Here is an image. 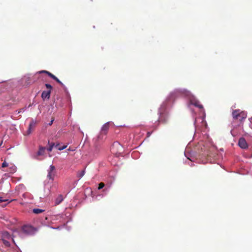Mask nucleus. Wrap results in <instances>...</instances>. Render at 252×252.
Segmentation results:
<instances>
[{
	"label": "nucleus",
	"instance_id": "obj_7",
	"mask_svg": "<svg viewBox=\"0 0 252 252\" xmlns=\"http://www.w3.org/2000/svg\"><path fill=\"white\" fill-rule=\"evenodd\" d=\"M35 122L32 120L29 125L28 129L27 131V134L29 135L30 134H31L32 131V130L35 127Z\"/></svg>",
	"mask_w": 252,
	"mask_h": 252
},
{
	"label": "nucleus",
	"instance_id": "obj_6",
	"mask_svg": "<svg viewBox=\"0 0 252 252\" xmlns=\"http://www.w3.org/2000/svg\"><path fill=\"white\" fill-rule=\"evenodd\" d=\"M51 90L48 91H43L41 94V97L43 100L45 99H49L50 97Z\"/></svg>",
	"mask_w": 252,
	"mask_h": 252
},
{
	"label": "nucleus",
	"instance_id": "obj_23",
	"mask_svg": "<svg viewBox=\"0 0 252 252\" xmlns=\"http://www.w3.org/2000/svg\"><path fill=\"white\" fill-rule=\"evenodd\" d=\"M67 146H62V147H59V148H58V149L60 151H61V150H63L64 149H65L66 148Z\"/></svg>",
	"mask_w": 252,
	"mask_h": 252
},
{
	"label": "nucleus",
	"instance_id": "obj_25",
	"mask_svg": "<svg viewBox=\"0 0 252 252\" xmlns=\"http://www.w3.org/2000/svg\"><path fill=\"white\" fill-rule=\"evenodd\" d=\"M25 109H26V108H21V109H20L19 110V111H18V113L19 114V113H21V112H24V111H25Z\"/></svg>",
	"mask_w": 252,
	"mask_h": 252
},
{
	"label": "nucleus",
	"instance_id": "obj_13",
	"mask_svg": "<svg viewBox=\"0 0 252 252\" xmlns=\"http://www.w3.org/2000/svg\"><path fill=\"white\" fill-rule=\"evenodd\" d=\"M120 147L121 148V145L119 143H114L111 147V150L112 151V152L114 153L115 152V149L116 148Z\"/></svg>",
	"mask_w": 252,
	"mask_h": 252
},
{
	"label": "nucleus",
	"instance_id": "obj_17",
	"mask_svg": "<svg viewBox=\"0 0 252 252\" xmlns=\"http://www.w3.org/2000/svg\"><path fill=\"white\" fill-rule=\"evenodd\" d=\"M51 78H52L53 79L55 80L57 83H58L62 86H63V83L62 82H61L60 81V80L57 77H56L54 75H53V76L52 77H51Z\"/></svg>",
	"mask_w": 252,
	"mask_h": 252
},
{
	"label": "nucleus",
	"instance_id": "obj_8",
	"mask_svg": "<svg viewBox=\"0 0 252 252\" xmlns=\"http://www.w3.org/2000/svg\"><path fill=\"white\" fill-rule=\"evenodd\" d=\"M241 112L240 109L234 110L232 113L233 118L235 120L238 119Z\"/></svg>",
	"mask_w": 252,
	"mask_h": 252
},
{
	"label": "nucleus",
	"instance_id": "obj_20",
	"mask_svg": "<svg viewBox=\"0 0 252 252\" xmlns=\"http://www.w3.org/2000/svg\"><path fill=\"white\" fill-rule=\"evenodd\" d=\"M105 186V184L103 182H101L98 185V189H102Z\"/></svg>",
	"mask_w": 252,
	"mask_h": 252
},
{
	"label": "nucleus",
	"instance_id": "obj_19",
	"mask_svg": "<svg viewBox=\"0 0 252 252\" xmlns=\"http://www.w3.org/2000/svg\"><path fill=\"white\" fill-rule=\"evenodd\" d=\"M40 73H44L47 74L49 76H50L51 78L53 76L54 74L50 72L49 71H46V70H42L40 72Z\"/></svg>",
	"mask_w": 252,
	"mask_h": 252
},
{
	"label": "nucleus",
	"instance_id": "obj_28",
	"mask_svg": "<svg viewBox=\"0 0 252 252\" xmlns=\"http://www.w3.org/2000/svg\"><path fill=\"white\" fill-rule=\"evenodd\" d=\"M53 121H54V119H53V120H52L50 122V123L49 124V125H52Z\"/></svg>",
	"mask_w": 252,
	"mask_h": 252
},
{
	"label": "nucleus",
	"instance_id": "obj_26",
	"mask_svg": "<svg viewBox=\"0 0 252 252\" xmlns=\"http://www.w3.org/2000/svg\"><path fill=\"white\" fill-rule=\"evenodd\" d=\"M59 145H60L59 143L56 144L55 145V147L58 149V148H59Z\"/></svg>",
	"mask_w": 252,
	"mask_h": 252
},
{
	"label": "nucleus",
	"instance_id": "obj_5",
	"mask_svg": "<svg viewBox=\"0 0 252 252\" xmlns=\"http://www.w3.org/2000/svg\"><path fill=\"white\" fill-rule=\"evenodd\" d=\"M109 127L110 122H107L104 124L101 127L100 134L106 135L107 133L108 129H109Z\"/></svg>",
	"mask_w": 252,
	"mask_h": 252
},
{
	"label": "nucleus",
	"instance_id": "obj_29",
	"mask_svg": "<svg viewBox=\"0 0 252 252\" xmlns=\"http://www.w3.org/2000/svg\"><path fill=\"white\" fill-rule=\"evenodd\" d=\"M151 132H147V136H148V137L150 136V135H151Z\"/></svg>",
	"mask_w": 252,
	"mask_h": 252
},
{
	"label": "nucleus",
	"instance_id": "obj_10",
	"mask_svg": "<svg viewBox=\"0 0 252 252\" xmlns=\"http://www.w3.org/2000/svg\"><path fill=\"white\" fill-rule=\"evenodd\" d=\"M63 200V196L62 194H60L56 198L55 203L56 205L60 204Z\"/></svg>",
	"mask_w": 252,
	"mask_h": 252
},
{
	"label": "nucleus",
	"instance_id": "obj_22",
	"mask_svg": "<svg viewBox=\"0 0 252 252\" xmlns=\"http://www.w3.org/2000/svg\"><path fill=\"white\" fill-rule=\"evenodd\" d=\"M45 86H46L47 89H49V90H51H51L52 89V86L50 84H45Z\"/></svg>",
	"mask_w": 252,
	"mask_h": 252
},
{
	"label": "nucleus",
	"instance_id": "obj_30",
	"mask_svg": "<svg viewBox=\"0 0 252 252\" xmlns=\"http://www.w3.org/2000/svg\"><path fill=\"white\" fill-rule=\"evenodd\" d=\"M251 121L252 122V117L251 118Z\"/></svg>",
	"mask_w": 252,
	"mask_h": 252
},
{
	"label": "nucleus",
	"instance_id": "obj_16",
	"mask_svg": "<svg viewBox=\"0 0 252 252\" xmlns=\"http://www.w3.org/2000/svg\"><path fill=\"white\" fill-rule=\"evenodd\" d=\"M12 201V200L8 201V199H3L1 197H0V203H2V202H7L4 205H2L3 206H5L7 204H8L9 203H10Z\"/></svg>",
	"mask_w": 252,
	"mask_h": 252
},
{
	"label": "nucleus",
	"instance_id": "obj_11",
	"mask_svg": "<svg viewBox=\"0 0 252 252\" xmlns=\"http://www.w3.org/2000/svg\"><path fill=\"white\" fill-rule=\"evenodd\" d=\"M247 114L246 112L241 111L239 116V118H240L239 121L241 122L243 121L247 118Z\"/></svg>",
	"mask_w": 252,
	"mask_h": 252
},
{
	"label": "nucleus",
	"instance_id": "obj_1",
	"mask_svg": "<svg viewBox=\"0 0 252 252\" xmlns=\"http://www.w3.org/2000/svg\"><path fill=\"white\" fill-rule=\"evenodd\" d=\"M22 231L26 235H32L35 233L36 229L31 225H25L22 227Z\"/></svg>",
	"mask_w": 252,
	"mask_h": 252
},
{
	"label": "nucleus",
	"instance_id": "obj_21",
	"mask_svg": "<svg viewBox=\"0 0 252 252\" xmlns=\"http://www.w3.org/2000/svg\"><path fill=\"white\" fill-rule=\"evenodd\" d=\"M48 144L49 145V147L47 149V150L49 152H51L53 148V145H50V143L49 141H48Z\"/></svg>",
	"mask_w": 252,
	"mask_h": 252
},
{
	"label": "nucleus",
	"instance_id": "obj_12",
	"mask_svg": "<svg viewBox=\"0 0 252 252\" xmlns=\"http://www.w3.org/2000/svg\"><path fill=\"white\" fill-rule=\"evenodd\" d=\"M46 148L43 147H40L39 149V151L37 152L38 156H42L44 155L45 153Z\"/></svg>",
	"mask_w": 252,
	"mask_h": 252
},
{
	"label": "nucleus",
	"instance_id": "obj_18",
	"mask_svg": "<svg viewBox=\"0 0 252 252\" xmlns=\"http://www.w3.org/2000/svg\"><path fill=\"white\" fill-rule=\"evenodd\" d=\"M1 240L3 242V244L5 246L9 247L10 246V243H9V242L8 241V240L9 239H1Z\"/></svg>",
	"mask_w": 252,
	"mask_h": 252
},
{
	"label": "nucleus",
	"instance_id": "obj_15",
	"mask_svg": "<svg viewBox=\"0 0 252 252\" xmlns=\"http://www.w3.org/2000/svg\"><path fill=\"white\" fill-rule=\"evenodd\" d=\"M85 170H83L81 171H78L77 173V177H78L80 179H81L82 177H83V176L85 175Z\"/></svg>",
	"mask_w": 252,
	"mask_h": 252
},
{
	"label": "nucleus",
	"instance_id": "obj_24",
	"mask_svg": "<svg viewBox=\"0 0 252 252\" xmlns=\"http://www.w3.org/2000/svg\"><path fill=\"white\" fill-rule=\"evenodd\" d=\"M8 166V164L5 162H3L2 164V167H5Z\"/></svg>",
	"mask_w": 252,
	"mask_h": 252
},
{
	"label": "nucleus",
	"instance_id": "obj_27",
	"mask_svg": "<svg viewBox=\"0 0 252 252\" xmlns=\"http://www.w3.org/2000/svg\"><path fill=\"white\" fill-rule=\"evenodd\" d=\"M50 145H53V147H54V146L55 147V144L54 143H50Z\"/></svg>",
	"mask_w": 252,
	"mask_h": 252
},
{
	"label": "nucleus",
	"instance_id": "obj_4",
	"mask_svg": "<svg viewBox=\"0 0 252 252\" xmlns=\"http://www.w3.org/2000/svg\"><path fill=\"white\" fill-rule=\"evenodd\" d=\"M190 102L191 104L197 107H198L199 109H203V108L202 105L200 104L199 101L194 97L190 98Z\"/></svg>",
	"mask_w": 252,
	"mask_h": 252
},
{
	"label": "nucleus",
	"instance_id": "obj_3",
	"mask_svg": "<svg viewBox=\"0 0 252 252\" xmlns=\"http://www.w3.org/2000/svg\"><path fill=\"white\" fill-rule=\"evenodd\" d=\"M238 145L241 148L244 149H247L248 147L246 140L243 137H241L239 139Z\"/></svg>",
	"mask_w": 252,
	"mask_h": 252
},
{
	"label": "nucleus",
	"instance_id": "obj_14",
	"mask_svg": "<svg viewBox=\"0 0 252 252\" xmlns=\"http://www.w3.org/2000/svg\"><path fill=\"white\" fill-rule=\"evenodd\" d=\"M44 211H45L44 210L38 209V208H35V209H33L32 210V212L35 214H40V213L44 212Z\"/></svg>",
	"mask_w": 252,
	"mask_h": 252
},
{
	"label": "nucleus",
	"instance_id": "obj_2",
	"mask_svg": "<svg viewBox=\"0 0 252 252\" xmlns=\"http://www.w3.org/2000/svg\"><path fill=\"white\" fill-rule=\"evenodd\" d=\"M56 174V168L54 165H51L48 169L47 177L53 181Z\"/></svg>",
	"mask_w": 252,
	"mask_h": 252
},
{
	"label": "nucleus",
	"instance_id": "obj_9",
	"mask_svg": "<svg viewBox=\"0 0 252 252\" xmlns=\"http://www.w3.org/2000/svg\"><path fill=\"white\" fill-rule=\"evenodd\" d=\"M11 236L7 231H3L1 233V239H10Z\"/></svg>",
	"mask_w": 252,
	"mask_h": 252
}]
</instances>
